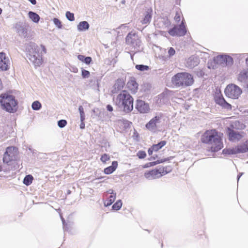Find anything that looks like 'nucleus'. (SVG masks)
Wrapping results in <instances>:
<instances>
[{
  "label": "nucleus",
  "instance_id": "obj_15",
  "mask_svg": "<svg viewBox=\"0 0 248 248\" xmlns=\"http://www.w3.org/2000/svg\"><path fill=\"white\" fill-rule=\"evenodd\" d=\"M228 133L229 140L232 141H238L243 137V135L239 132L232 130L230 128H228Z\"/></svg>",
  "mask_w": 248,
  "mask_h": 248
},
{
  "label": "nucleus",
  "instance_id": "obj_20",
  "mask_svg": "<svg viewBox=\"0 0 248 248\" xmlns=\"http://www.w3.org/2000/svg\"><path fill=\"white\" fill-rule=\"evenodd\" d=\"M124 85V83L122 80H117L113 86V90H112V93H118V91L123 89Z\"/></svg>",
  "mask_w": 248,
  "mask_h": 248
},
{
  "label": "nucleus",
  "instance_id": "obj_10",
  "mask_svg": "<svg viewBox=\"0 0 248 248\" xmlns=\"http://www.w3.org/2000/svg\"><path fill=\"white\" fill-rule=\"evenodd\" d=\"M161 122V115L155 116L146 124V127L149 131L155 132L159 128Z\"/></svg>",
  "mask_w": 248,
  "mask_h": 248
},
{
  "label": "nucleus",
  "instance_id": "obj_52",
  "mask_svg": "<svg viewBox=\"0 0 248 248\" xmlns=\"http://www.w3.org/2000/svg\"><path fill=\"white\" fill-rule=\"evenodd\" d=\"M2 88H3V86H2V82L1 81V79H0V91L2 90Z\"/></svg>",
  "mask_w": 248,
  "mask_h": 248
},
{
  "label": "nucleus",
  "instance_id": "obj_23",
  "mask_svg": "<svg viewBox=\"0 0 248 248\" xmlns=\"http://www.w3.org/2000/svg\"><path fill=\"white\" fill-rule=\"evenodd\" d=\"M90 25L86 21L79 22L77 26L78 30L79 31H86L89 29Z\"/></svg>",
  "mask_w": 248,
  "mask_h": 248
},
{
  "label": "nucleus",
  "instance_id": "obj_51",
  "mask_svg": "<svg viewBox=\"0 0 248 248\" xmlns=\"http://www.w3.org/2000/svg\"><path fill=\"white\" fill-rule=\"evenodd\" d=\"M243 173H240L239 175L237 176V181H238L240 177L243 175Z\"/></svg>",
  "mask_w": 248,
  "mask_h": 248
},
{
  "label": "nucleus",
  "instance_id": "obj_27",
  "mask_svg": "<svg viewBox=\"0 0 248 248\" xmlns=\"http://www.w3.org/2000/svg\"><path fill=\"white\" fill-rule=\"evenodd\" d=\"M152 18V16L149 12H147L144 17L141 20V23L142 24H148L150 22L151 19Z\"/></svg>",
  "mask_w": 248,
  "mask_h": 248
},
{
  "label": "nucleus",
  "instance_id": "obj_26",
  "mask_svg": "<svg viewBox=\"0 0 248 248\" xmlns=\"http://www.w3.org/2000/svg\"><path fill=\"white\" fill-rule=\"evenodd\" d=\"M14 158V155L8 154L4 153L3 161L4 163L8 164L9 162L13 160Z\"/></svg>",
  "mask_w": 248,
  "mask_h": 248
},
{
  "label": "nucleus",
  "instance_id": "obj_39",
  "mask_svg": "<svg viewBox=\"0 0 248 248\" xmlns=\"http://www.w3.org/2000/svg\"><path fill=\"white\" fill-rule=\"evenodd\" d=\"M110 157L108 155L106 154H104L100 158V160L102 162L105 163L108 160H109Z\"/></svg>",
  "mask_w": 248,
  "mask_h": 248
},
{
  "label": "nucleus",
  "instance_id": "obj_28",
  "mask_svg": "<svg viewBox=\"0 0 248 248\" xmlns=\"http://www.w3.org/2000/svg\"><path fill=\"white\" fill-rule=\"evenodd\" d=\"M225 59V55H219L214 58V61L217 64H224Z\"/></svg>",
  "mask_w": 248,
  "mask_h": 248
},
{
  "label": "nucleus",
  "instance_id": "obj_44",
  "mask_svg": "<svg viewBox=\"0 0 248 248\" xmlns=\"http://www.w3.org/2000/svg\"><path fill=\"white\" fill-rule=\"evenodd\" d=\"M180 16H181V13L178 12H177L176 13L175 16L174 17V20H175L176 22H178L180 21V20H181Z\"/></svg>",
  "mask_w": 248,
  "mask_h": 248
},
{
  "label": "nucleus",
  "instance_id": "obj_55",
  "mask_svg": "<svg viewBox=\"0 0 248 248\" xmlns=\"http://www.w3.org/2000/svg\"><path fill=\"white\" fill-rule=\"evenodd\" d=\"M61 218H62V221L63 224H64V219L62 218V217H61Z\"/></svg>",
  "mask_w": 248,
  "mask_h": 248
},
{
  "label": "nucleus",
  "instance_id": "obj_58",
  "mask_svg": "<svg viewBox=\"0 0 248 248\" xmlns=\"http://www.w3.org/2000/svg\"><path fill=\"white\" fill-rule=\"evenodd\" d=\"M78 71V69L76 68V70H74V71L75 72H77V71Z\"/></svg>",
  "mask_w": 248,
  "mask_h": 248
},
{
  "label": "nucleus",
  "instance_id": "obj_14",
  "mask_svg": "<svg viewBox=\"0 0 248 248\" xmlns=\"http://www.w3.org/2000/svg\"><path fill=\"white\" fill-rule=\"evenodd\" d=\"M136 108L140 113H148L150 110V108L148 104L146 103L144 101L138 100Z\"/></svg>",
  "mask_w": 248,
  "mask_h": 248
},
{
  "label": "nucleus",
  "instance_id": "obj_31",
  "mask_svg": "<svg viewBox=\"0 0 248 248\" xmlns=\"http://www.w3.org/2000/svg\"><path fill=\"white\" fill-rule=\"evenodd\" d=\"M41 103L38 101H34L31 105L32 108L35 110H39L41 108Z\"/></svg>",
  "mask_w": 248,
  "mask_h": 248
},
{
  "label": "nucleus",
  "instance_id": "obj_24",
  "mask_svg": "<svg viewBox=\"0 0 248 248\" xmlns=\"http://www.w3.org/2000/svg\"><path fill=\"white\" fill-rule=\"evenodd\" d=\"M128 87L133 92H135L138 88V84L134 80H131L127 83Z\"/></svg>",
  "mask_w": 248,
  "mask_h": 248
},
{
  "label": "nucleus",
  "instance_id": "obj_16",
  "mask_svg": "<svg viewBox=\"0 0 248 248\" xmlns=\"http://www.w3.org/2000/svg\"><path fill=\"white\" fill-rule=\"evenodd\" d=\"M199 62V59L197 56H192L187 59L186 65L188 67L192 68L198 65Z\"/></svg>",
  "mask_w": 248,
  "mask_h": 248
},
{
  "label": "nucleus",
  "instance_id": "obj_29",
  "mask_svg": "<svg viewBox=\"0 0 248 248\" xmlns=\"http://www.w3.org/2000/svg\"><path fill=\"white\" fill-rule=\"evenodd\" d=\"M32 180L33 177L32 175H28L25 177L23 180V183L26 186H29L32 183Z\"/></svg>",
  "mask_w": 248,
  "mask_h": 248
},
{
  "label": "nucleus",
  "instance_id": "obj_17",
  "mask_svg": "<svg viewBox=\"0 0 248 248\" xmlns=\"http://www.w3.org/2000/svg\"><path fill=\"white\" fill-rule=\"evenodd\" d=\"M107 194H110L106 201L104 202V205L106 207L110 205L116 199V193L112 189H109L106 192Z\"/></svg>",
  "mask_w": 248,
  "mask_h": 248
},
{
  "label": "nucleus",
  "instance_id": "obj_34",
  "mask_svg": "<svg viewBox=\"0 0 248 248\" xmlns=\"http://www.w3.org/2000/svg\"><path fill=\"white\" fill-rule=\"evenodd\" d=\"M225 63L227 65H231L233 64V59L231 57L225 55Z\"/></svg>",
  "mask_w": 248,
  "mask_h": 248
},
{
  "label": "nucleus",
  "instance_id": "obj_1",
  "mask_svg": "<svg viewBox=\"0 0 248 248\" xmlns=\"http://www.w3.org/2000/svg\"><path fill=\"white\" fill-rule=\"evenodd\" d=\"M26 51L27 57L32 63L35 68L39 67L43 62L42 51L46 53L45 46H38L36 44L30 42L26 46Z\"/></svg>",
  "mask_w": 248,
  "mask_h": 248
},
{
  "label": "nucleus",
  "instance_id": "obj_50",
  "mask_svg": "<svg viewBox=\"0 0 248 248\" xmlns=\"http://www.w3.org/2000/svg\"><path fill=\"white\" fill-rule=\"evenodd\" d=\"M28 0L30 1L31 2V3L33 5H35L36 3V0Z\"/></svg>",
  "mask_w": 248,
  "mask_h": 248
},
{
  "label": "nucleus",
  "instance_id": "obj_11",
  "mask_svg": "<svg viewBox=\"0 0 248 248\" xmlns=\"http://www.w3.org/2000/svg\"><path fill=\"white\" fill-rule=\"evenodd\" d=\"M169 34L172 36H183L186 33V30L184 21L179 26H175L169 31Z\"/></svg>",
  "mask_w": 248,
  "mask_h": 248
},
{
  "label": "nucleus",
  "instance_id": "obj_2",
  "mask_svg": "<svg viewBox=\"0 0 248 248\" xmlns=\"http://www.w3.org/2000/svg\"><path fill=\"white\" fill-rule=\"evenodd\" d=\"M221 135V133L215 129L207 130L202 136L201 140L203 143L208 144L211 146L212 152H217L223 147Z\"/></svg>",
  "mask_w": 248,
  "mask_h": 248
},
{
  "label": "nucleus",
  "instance_id": "obj_38",
  "mask_svg": "<svg viewBox=\"0 0 248 248\" xmlns=\"http://www.w3.org/2000/svg\"><path fill=\"white\" fill-rule=\"evenodd\" d=\"M67 124V121L65 120H61L58 122V125L60 128L64 127Z\"/></svg>",
  "mask_w": 248,
  "mask_h": 248
},
{
  "label": "nucleus",
  "instance_id": "obj_18",
  "mask_svg": "<svg viewBox=\"0 0 248 248\" xmlns=\"http://www.w3.org/2000/svg\"><path fill=\"white\" fill-rule=\"evenodd\" d=\"M15 28L17 32L21 35L25 37L27 35V29L24 25L21 23L16 24Z\"/></svg>",
  "mask_w": 248,
  "mask_h": 248
},
{
  "label": "nucleus",
  "instance_id": "obj_8",
  "mask_svg": "<svg viewBox=\"0 0 248 248\" xmlns=\"http://www.w3.org/2000/svg\"><path fill=\"white\" fill-rule=\"evenodd\" d=\"M125 41L127 45H131L135 48L140 47L141 44L140 40L138 34L132 32L127 34Z\"/></svg>",
  "mask_w": 248,
  "mask_h": 248
},
{
  "label": "nucleus",
  "instance_id": "obj_45",
  "mask_svg": "<svg viewBox=\"0 0 248 248\" xmlns=\"http://www.w3.org/2000/svg\"><path fill=\"white\" fill-rule=\"evenodd\" d=\"M92 59L90 57H86L85 59H84V62L87 64H89L92 62Z\"/></svg>",
  "mask_w": 248,
  "mask_h": 248
},
{
  "label": "nucleus",
  "instance_id": "obj_57",
  "mask_svg": "<svg viewBox=\"0 0 248 248\" xmlns=\"http://www.w3.org/2000/svg\"><path fill=\"white\" fill-rule=\"evenodd\" d=\"M2 12V10L1 8H0V15L1 14Z\"/></svg>",
  "mask_w": 248,
  "mask_h": 248
},
{
  "label": "nucleus",
  "instance_id": "obj_32",
  "mask_svg": "<svg viewBox=\"0 0 248 248\" xmlns=\"http://www.w3.org/2000/svg\"><path fill=\"white\" fill-rule=\"evenodd\" d=\"M78 110L80 113V121H84L85 118L83 108L81 106H79Z\"/></svg>",
  "mask_w": 248,
  "mask_h": 248
},
{
  "label": "nucleus",
  "instance_id": "obj_35",
  "mask_svg": "<svg viewBox=\"0 0 248 248\" xmlns=\"http://www.w3.org/2000/svg\"><path fill=\"white\" fill-rule=\"evenodd\" d=\"M65 16L67 19L70 21H73L75 20L74 14L70 12H67Z\"/></svg>",
  "mask_w": 248,
  "mask_h": 248
},
{
  "label": "nucleus",
  "instance_id": "obj_30",
  "mask_svg": "<svg viewBox=\"0 0 248 248\" xmlns=\"http://www.w3.org/2000/svg\"><path fill=\"white\" fill-rule=\"evenodd\" d=\"M122 206V202L121 200L117 201L112 206V209L115 210H119Z\"/></svg>",
  "mask_w": 248,
  "mask_h": 248
},
{
  "label": "nucleus",
  "instance_id": "obj_37",
  "mask_svg": "<svg viewBox=\"0 0 248 248\" xmlns=\"http://www.w3.org/2000/svg\"><path fill=\"white\" fill-rule=\"evenodd\" d=\"M16 150V148L13 146L8 147L6 148L5 153L11 155H15L14 151Z\"/></svg>",
  "mask_w": 248,
  "mask_h": 248
},
{
  "label": "nucleus",
  "instance_id": "obj_48",
  "mask_svg": "<svg viewBox=\"0 0 248 248\" xmlns=\"http://www.w3.org/2000/svg\"><path fill=\"white\" fill-rule=\"evenodd\" d=\"M153 151H154V150L153 149V146H152L150 148L148 149V152L149 155H151Z\"/></svg>",
  "mask_w": 248,
  "mask_h": 248
},
{
  "label": "nucleus",
  "instance_id": "obj_36",
  "mask_svg": "<svg viewBox=\"0 0 248 248\" xmlns=\"http://www.w3.org/2000/svg\"><path fill=\"white\" fill-rule=\"evenodd\" d=\"M53 22H54V24H55V25L58 27L59 29H62V23L61 22V21L57 18H54L53 19Z\"/></svg>",
  "mask_w": 248,
  "mask_h": 248
},
{
  "label": "nucleus",
  "instance_id": "obj_40",
  "mask_svg": "<svg viewBox=\"0 0 248 248\" xmlns=\"http://www.w3.org/2000/svg\"><path fill=\"white\" fill-rule=\"evenodd\" d=\"M137 156L140 159H143L146 156V154L144 151H140L137 153Z\"/></svg>",
  "mask_w": 248,
  "mask_h": 248
},
{
  "label": "nucleus",
  "instance_id": "obj_46",
  "mask_svg": "<svg viewBox=\"0 0 248 248\" xmlns=\"http://www.w3.org/2000/svg\"><path fill=\"white\" fill-rule=\"evenodd\" d=\"M85 57H86L82 55H78V59L82 62H84V59H85Z\"/></svg>",
  "mask_w": 248,
  "mask_h": 248
},
{
  "label": "nucleus",
  "instance_id": "obj_54",
  "mask_svg": "<svg viewBox=\"0 0 248 248\" xmlns=\"http://www.w3.org/2000/svg\"><path fill=\"white\" fill-rule=\"evenodd\" d=\"M245 143H248V144L247 145V146H246V147H248V140L246 141Z\"/></svg>",
  "mask_w": 248,
  "mask_h": 248
},
{
  "label": "nucleus",
  "instance_id": "obj_12",
  "mask_svg": "<svg viewBox=\"0 0 248 248\" xmlns=\"http://www.w3.org/2000/svg\"><path fill=\"white\" fill-rule=\"evenodd\" d=\"M215 100L217 104L221 106L223 108L227 110L232 109L231 105L226 101L221 94L219 93H216L215 96Z\"/></svg>",
  "mask_w": 248,
  "mask_h": 248
},
{
  "label": "nucleus",
  "instance_id": "obj_49",
  "mask_svg": "<svg viewBox=\"0 0 248 248\" xmlns=\"http://www.w3.org/2000/svg\"><path fill=\"white\" fill-rule=\"evenodd\" d=\"M80 128L81 129H84L85 128V124L83 121H81V124H80Z\"/></svg>",
  "mask_w": 248,
  "mask_h": 248
},
{
  "label": "nucleus",
  "instance_id": "obj_3",
  "mask_svg": "<svg viewBox=\"0 0 248 248\" xmlns=\"http://www.w3.org/2000/svg\"><path fill=\"white\" fill-rule=\"evenodd\" d=\"M113 100L115 105L125 112L128 113L133 109V99L125 90L122 91Z\"/></svg>",
  "mask_w": 248,
  "mask_h": 248
},
{
  "label": "nucleus",
  "instance_id": "obj_25",
  "mask_svg": "<svg viewBox=\"0 0 248 248\" xmlns=\"http://www.w3.org/2000/svg\"><path fill=\"white\" fill-rule=\"evenodd\" d=\"M166 141L162 140L156 144L153 145V149L154 150L155 152H157L159 149H161L163 146L166 144Z\"/></svg>",
  "mask_w": 248,
  "mask_h": 248
},
{
  "label": "nucleus",
  "instance_id": "obj_9",
  "mask_svg": "<svg viewBox=\"0 0 248 248\" xmlns=\"http://www.w3.org/2000/svg\"><path fill=\"white\" fill-rule=\"evenodd\" d=\"M248 143L245 142L238 145L237 147L223 149L222 152L224 155H234L238 153H243L248 152V148L246 147Z\"/></svg>",
  "mask_w": 248,
  "mask_h": 248
},
{
  "label": "nucleus",
  "instance_id": "obj_42",
  "mask_svg": "<svg viewBox=\"0 0 248 248\" xmlns=\"http://www.w3.org/2000/svg\"><path fill=\"white\" fill-rule=\"evenodd\" d=\"M90 75V72L86 70H82V76L83 78H87Z\"/></svg>",
  "mask_w": 248,
  "mask_h": 248
},
{
  "label": "nucleus",
  "instance_id": "obj_6",
  "mask_svg": "<svg viewBox=\"0 0 248 248\" xmlns=\"http://www.w3.org/2000/svg\"><path fill=\"white\" fill-rule=\"evenodd\" d=\"M226 96L229 98L238 99L242 93L241 89L234 84H230L227 86L224 91Z\"/></svg>",
  "mask_w": 248,
  "mask_h": 248
},
{
  "label": "nucleus",
  "instance_id": "obj_5",
  "mask_svg": "<svg viewBox=\"0 0 248 248\" xmlns=\"http://www.w3.org/2000/svg\"><path fill=\"white\" fill-rule=\"evenodd\" d=\"M172 82L177 87L189 86L193 84V76L187 73H179L172 78Z\"/></svg>",
  "mask_w": 248,
  "mask_h": 248
},
{
  "label": "nucleus",
  "instance_id": "obj_7",
  "mask_svg": "<svg viewBox=\"0 0 248 248\" xmlns=\"http://www.w3.org/2000/svg\"><path fill=\"white\" fill-rule=\"evenodd\" d=\"M169 171L165 168L161 167L158 169H155L145 172V177L149 180L157 179L168 173Z\"/></svg>",
  "mask_w": 248,
  "mask_h": 248
},
{
  "label": "nucleus",
  "instance_id": "obj_13",
  "mask_svg": "<svg viewBox=\"0 0 248 248\" xmlns=\"http://www.w3.org/2000/svg\"><path fill=\"white\" fill-rule=\"evenodd\" d=\"M10 64L9 59L5 53H0V70L6 71L8 69Z\"/></svg>",
  "mask_w": 248,
  "mask_h": 248
},
{
  "label": "nucleus",
  "instance_id": "obj_4",
  "mask_svg": "<svg viewBox=\"0 0 248 248\" xmlns=\"http://www.w3.org/2000/svg\"><path fill=\"white\" fill-rule=\"evenodd\" d=\"M0 103L2 109L9 113H14L17 109V101L14 96L8 93L0 95Z\"/></svg>",
  "mask_w": 248,
  "mask_h": 248
},
{
  "label": "nucleus",
  "instance_id": "obj_43",
  "mask_svg": "<svg viewBox=\"0 0 248 248\" xmlns=\"http://www.w3.org/2000/svg\"><path fill=\"white\" fill-rule=\"evenodd\" d=\"M168 54L170 57H171L175 54V50L173 48L170 47L168 51Z\"/></svg>",
  "mask_w": 248,
  "mask_h": 248
},
{
  "label": "nucleus",
  "instance_id": "obj_56",
  "mask_svg": "<svg viewBox=\"0 0 248 248\" xmlns=\"http://www.w3.org/2000/svg\"><path fill=\"white\" fill-rule=\"evenodd\" d=\"M125 0H123L122 1V4H124V3H125Z\"/></svg>",
  "mask_w": 248,
  "mask_h": 248
},
{
  "label": "nucleus",
  "instance_id": "obj_47",
  "mask_svg": "<svg viewBox=\"0 0 248 248\" xmlns=\"http://www.w3.org/2000/svg\"><path fill=\"white\" fill-rule=\"evenodd\" d=\"M107 108L109 111H112L113 110V107L110 105H108L107 106Z\"/></svg>",
  "mask_w": 248,
  "mask_h": 248
},
{
  "label": "nucleus",
  "instance_id": "obj_53",
  "mask_svg": "<svg viewBox=\"0 0 248 248\" xmlns=\"http://www.w3.org/2000/svg\"><path fill=\"white\" fill-rule=\"evenodd\" d=\"M246 63L247 65H248V57L246 60Z\"/></svg>",
  "mask_w": 248,
  "mask_h": 248
},
{
  "label": "nucleus",
  "instance_id": "obj_21",
  "mask_svg": "<svg viewBox=\"0 0 248 248\" xmlns=\"http://www.w3.org/2000/svg\"><path fill=\"white\" fill-rule=\"evenodd\" d=\"M118 163L117 161H113L112 165L104 169V173L107 174L112 173L117 168Z\"/></svg>",
  "mask_w": 248,
  "mask_h": 248
},
{
  "label": "nucleus",
  "instance_id": "obj_19",
  "mask_svg": "<svg viewBox=\"0 0 248 248\" xmlns=\"http://www.w3.org/2000/svg\"><path fill=\"white\" fill-rule=\"evenodd\" d=\"M237 79L241 82L248 81V69L241 71L238 75Z\"/></svg>",
  "mask_w": 248,
  "mask_h": 248
},
{
  "label": "nucleus",
  "instance_id": "obj_22",
  "mask_svg": "<svg viewBox=\"0 0 248 248\" xmlns=\"http://www.w3.org/2000/svg\"><path fill=\"white\" fill-rule=\"evenodd\" d=\"M28 16L30 19L35 23H38L40 19L39 16L32 11H30L28 13Z\"/></svg>",
  "mask_w": 248,
  "mask_h": 248
},
{
  "label": "nucleus",
  "instance_id": "obj_33",
  "mask_svg": "<svg viewBox=\"0 0 248 248\" xmlns=\"http://www.w3.org/2000/svg\"><path fill=\"white\" fill-rule=\"evenodd\" d=\"M135 67L137 69L141 71H144L149 69V67L148 66L142 64H137Z\"/></svg>",
  "mask_w": 248,
  "mask_h": 248
},
{
  "label": "nucleus",
  "instance_id": "obj_41",
  "mask_svg": "<svg viewBox=\"0 0 248 248\" xmlns=\"http://www.w3.org/2000/svg\"><path fill=\"white\" fill-rule=\"evenodd\" d=\"M161 162H162V161H160V160H157L156 161H154V162H150V163H147L145 165V167H149L153 166L155 165L156 164H159V163H160Z\"/></svg>",
  "mask_w": 248,
  "mask_h": 248
}]
</instances>
